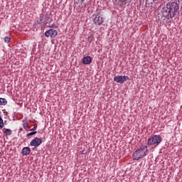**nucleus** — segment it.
Returning <instances> with one entry per match:
<instances>
[{"mask_svg":"<svg viewBox=\"0 0 182 182\" xmlns=\"http://www.w3.org/2000/svg\"><path fill=\"white\" fill-rule=\"evenodd\" d=\"M82 63L84 65H90L92 63V57L85 56L82 58Z\"/></svg>","mask_w":182,"mask_h":182,"instance_id":"obj_11","label":"nucleus"},{"mask_svg":"<svg viewBox=\"0 0 182 182\" xmlns=\"http://www.w3.org/2000/svg\"><path fill=\"white\" fill-rule=\"evenodd\" d=\"M146 4H147V1H148V0H146Z\"/></svg>","mask_w":182,"mask_h":182,"instance_id":"obj_19","label":"nucleus"},{"mask_svg":"<svg viewBox=\"0 0 182 182\" xmlns=\"http://www.w3.org/2000/svg\"><path fill=\"white\" fill-rule=\"evenodd\" d=\"M147 151H149V149H147V146L142 145L137 150H136L132 155L134 160H140V159H143V157H146L147 155Z\"/></svg>","mask_w":182,"mask_h":182,"instance_id":"obj_2","label":"nucleus"},{"mask_svg":"<svg viewBox=\"0 0 182 182\" xmlns=\"http://www.w3.org/2000/svg\"><path fill=\"white\" fill-rule=\"evenodd\" d=\"M4 42H5L6 43H9V42H11V38H9V36H6V37L4 38Z\"/></svg>","mask_w":182,"mask_h":182,"instance_id":"obj_14","label":"nucleus"},{"mask_svg":"<svg viewBox=\"0 0 182 182\" xmlns=\"http://www.w3.org/2000/svg\"><path fill=\"white\" fill-rule=\"evenodd\" d=\"M92 19L95 25H101L102 22H105V18L102 16L100 12H97L92 15Z\"/></svg>","mask_w":182,"mask_h":182,"instance_id":"obj_4","label":"nucleus"},{"mask_svg":"<svg viewBox=\"0 0 182 182\" xmlns=\"http://www.w3.org/2000/svg\"><path fill=\"white\" fill-rule=\"evenodd\" d=\"M21 154L23 156H29V154H31V148L28 146L23 148L21 150Z\"/></svg>","mask_w":182,"mask_h":182,"instance_id":"obj_10","label":"nucleus"},{"mask_svg":"<svg viewBox=\"0 0 182 182\" xmlns=\"http://www.w3.org/2000/svg\"><path fill=\"white\" fill-rule=\"evenodd\" d=\"M4 134H5V136H11V134H12V130H11L10 129H6L4 132Z\"/></svg>","mask_w":182,"mask_h":182,"instance_id":"obj_12","label":"nucleus"},{"mask_svg":"<svg viewBox=\"0 0 182 182\" xmlns=\"http://www.w3.org/2000/svg\"><path fill=\"white\" fill-rule=\"evenodd\" d=\"M129 79V76L127 75H118L114 77V81L117 83H120L121 85H123V83H124V82H127Z\"/></svg>","mask_w":182,"mask_h":182,"instance_id":"obj_5","label":"nucleus"},{"mask_svg":"<svg viewBox=\"0 0 182 182\" xmlns=\"http://www.w3.org/2000/svg\"><path fill=\"white\" fill-rule=\"evenodd\" d=\"M162 138L160 135H154L148 139V146H159L161 143Z\"/></svg>","mask_w":182,"mask_h":182,"instance_id":"obj_3","label":"nucleus"},{"mask_svg":"<svg viewBox=\"0 0 182 182\" xmlns=\"http://www.w3.org/2000/svg\"><path fill=\"white\" fill-rule=\"evenodd\" d=\"M23 127L24 129H28V128H29V125H28V122H24V123L23 124Z\"/></svg>","mask_w":182,"mask_h":182,"instance_id":"obj_17","label":"nucleus"},{"mask_svg":"<svg viewBox=\"0 0 182 182\" xmlns=\"http://www.w3.org/2000/svg\"><path fill=\"white\" fill-rule=\"evenodd\" d=\"M8 103V101L5 98H0V105H5Z\"/></svg>","mask_w":182,"mask_h":182,"instance_id":"obj_13","label":"nucleus"},{"mask_svg":"<svg viewBox=\"0 0 182 182\" xmlns=\"http://www.w3.org/2000/svg\"><path fill=\"white\" fill-rule=\"evenodd\" d=\"M2 127H4V120L2 117H0V129H2Z\"/></svg>","mask_w":182,"mask_h":182,"instance_id":"obj_16","label":"nucleus"},{"mask_svg":"<svg viewBox=\"0 0 182 182\" xmlns=\"http://www.w3.org/2000/svg\"><path fill=\"white\" fill-rule=\"evenodd\" d=\"M31 146L33 147H39L42 144V139L41 138L36 137L31 142Z\"/></svg>","mask_w":182,"mask_h":182,"instance_id":"obj_9","label":"nucleus"},{"mask_svg":"<svg viewBox=\"0 0 182 182\" xmlns=\"http://www.w3.org/2000/svg\"><path fill=\"white\" fill-rule=\"evenodd\" d=\"M50 22H52V18H50V16H49V15L40 16L41 25H46L47 23H50Z\"/></svg>","mask_w":182,"mask_h":182,"instance_id":"obj_6","label":"nucleus"},{"mask_svg":"<svg viewBox=\"0 0 182 182\" xmlns=\"http://www.w3.org/2000/svg\"><path fill=\"white\" fill-rule=\"evenodd\" d=\"M36 133H38L36 131L31 132H30V133H28V134H26V136H27V137H29L30 136H33V134H36Z\"/></svg>","mask_w":182,"mask_h":182,"instance_id":"obj_15","label":"nucleus"},{"mask_svg":"<svg viewBox=\"0 0 182 182\" xmlns=\"http://www.w3.org/2000/svg\"><path fill=\"white\" fill-rule=\"evenodd\" d=\"M45 36L47 38H49V36L50 38H56V36H58V31L54 28H50L45 32Z\"/></svg>","mask_w":182,"mask_h":182,"instance_id":"obj_7","label":"nucleus"},{"mask_svg":"<svg viewBox=\"0 0 182 182\" xmlns=\"http://www.w3.org/2000/svg\"><path fill=\"white\" fill-rule=\"evenodd\" d=\"M36 129H38V126L36 125L31 130H36Z\"/></svg>","mask_w":182,"mask_h":182,"instance_id":"obj_18","label":"nucleus"},{"mask_svg":"<svg viewBox=\"0 0 182 182\" xmlns=\"http://www.w3.org/2000/svg\"><path fill=\"white\" fill-rule=\"evenodd\" d=\"M161 14V21H162L163 23H171L173 18L177 16V15L180 14V1H166L162 8Z\"/></svg>","mask_w":182,"mask_h":182,"instance_id":"obj_1","label":"nucleus"},{"mask_svg":"<svg viewBox=\"0 0 182 182\" xmlns=\"http://www.w3.org/2000/svg\"><path fill=\"white\" fill-rule=\"evenodd\" d=\"M115 5H119V6H126L127 4H130L132 0H112Z\"/></svg>","mask_w":182,"mask_h":182,"instance_id":"obj_8","label":"nucleus"}]
</instances>
